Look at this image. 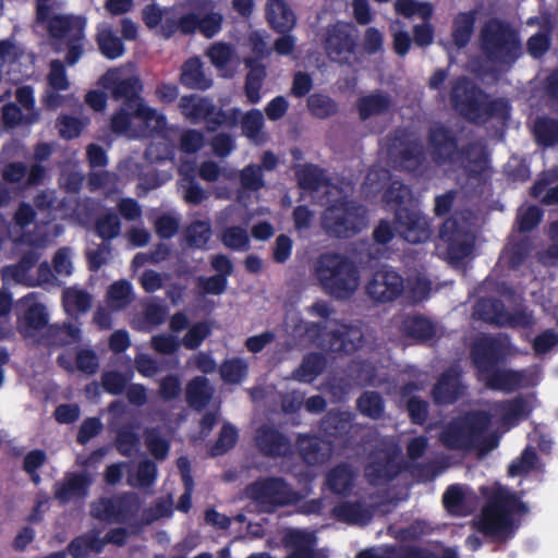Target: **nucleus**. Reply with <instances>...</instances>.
<instances>
[{
    "label": "nucleus",
    "mask_w": 558,
    "mask_h": 558,
    "mask_svg": "<svg viewBox=\"0 0 558 558\" xmlns=\"http://www.w3.org/2000/svg\"><path fill=\"white\" fill-rule=\"evenodd\" d=\"M100 84L111 92L114 99H123L120 109L111 118L112 131L129 137L156 133V142L151 143L146 150L147 159L159 161L171 158L173 147L166 134V119L138 96L141 84L132 66L109 70L100 78Z\"/></svg>",
    "instance_id": "nucleus-1"
},
{
    "label": "nucleus",
    "mask_w": 558,
    "mask_h": 558,
    "mask_svg": "<svg viewBox=\"0 0 558 558\" xmlns=\"http://www.w3.org/2000/svg\"><path fill=\"white\" fill-rule=\"evenodd\" d=\"M485 497L478 530L486 536L498 541L512 538L520 526V518L530 512L523 501L524 492H513L509 487L496 484L481 488Z\"/></svg>",
    "instance_id": "nucleus-2"
},
{
    "label": "nucleus",
    "mask_w": 558,
    "mask_h": 558,
    "mask_svg": "<svg viewBox=\"0 0 558 558\" xmlns=\"http://www.w3.org/2000/svg\"><path fill=\"white\" fill-rule=\"evenodd\" d=\"M492 414L484 410H470L453 417L441 430L439 440L448 450L486 454L498 445L494 435H488Z\"/></svg>",
    "instance_id": "nucleus-3"
},
{
    "label": "nucleus",
    "mask_w": 558,
    "mask_h": 558,
    "mask_svg": "<svg viewBox=\"0 0 558 558\" xmlns=\"http://www.w3.org/2000/svg\"><path fill=\"white\" fill-rule=\"evenodd\" d=\"M48 1L38 0L37 21L48 24L52 47L58 52L66 50L65 61L73 65L83 53L86 20L82 16L57 14Z\"/></svg>",
    "instance_id": "nucleus-4"
},
{
    "label": "nucleus",
    "mask_w": 558,
    "mask_h": 558,
    "mask_svg": "<svg viewBox=\"0 0 558 558\" xmlns=\"http://www.w3.org/2000/svg\"><path fill=\"white\" fill-rule=\"evenodd\" d=\"M314 272L324 292L336 300H349L360 284V269L356 263L341 253L320 254L315 263Z\"/></svg>",
    "instance_id": "nucleus-5"
},
{
    "label": "nucleus",
    "mask_w": 558,
    "mask_h": 558,
    "mask_svg": "<svg viewBox=\"0 0 558 558\" xmlns=\"http://www.w3.org/2000/svg\"><path fill=\"white\" fill-rule=\"evenodd\" d=\"M480 44L488 61L509 66L515 63L522 49L518 32L508 22L497 17L486 21L482 26Z\"/></svg>",
    "instance_id": "nucleus-6"
},
{
    "label": "nucleus",
    "mask_w": 558,
    "mask_h": 558,
    "mask_svg": "<svg viewBox=\"0 0 558 558\" xmlns=\"http://www.w3.org/2000/svg\"><path fill=\"white\" fill-rule=\"evenodd\" d=\"M365 208L352 199H337L322 214L324 231L336 239H350L365 227Z\"/></svg>",
    "instance_id": "nucleus-7"
},
{
    "label": "nucleus",
    "mask_w": 558,
    "mask_h": 558,
    "mask_svg": "<svg viewBox=\"0 0 558 558\" xmlns=\"http://www.w3.org/2000/svg\"><path fill=\"white\" fill-rule=\"evenodd\" d=\"M246 495L268 513L286 506L295 505L302 499V495L280 476L262 477L246 485Z\"/></svg>",
    "instance_id": "nucleus-8"
},
{
    "label": "nucleus",
    "mask_w": 558,
    "mask_h": 558,
    "mask_svg": "<svg viewBox=\"0 0 558 558\" xmlns=\"http://www.w3.org/2000/svg\"><path fill=\"white\" fill-rule=\"evenodd\" d=\"M320 45L331 62L349 64L359 47V31L352 22L338 20L323 28Z\"/></svg>",
    "instance_id": "nucleus-9"
},
{
    "label": "nucleus",
    "mask_w": 558,
    "mask_h": 558,
    "mask_svg": "<svg viewBox=\"0 0 558 558\" xmlns=\"http://www.w3.org/2000/svg\"><path fill=\"white\" fill-rule=\"evenodd\" d=\"M439 239L446 244L448 258L452 262H461L473 253L475 238L469 222L460 219L457 213L444 221Z\"/></svg>",
    "instance_id": "nucleus-10"
},
{
    "label": "nucleus",
    "mask_w": 558,
    "mask_h": 558,
    "mask_svg": "<svg viewBox=\"0 0 558 558\" xmlns=\"http://www.w3.org/2000/svg\"><path fill=\"white\" fill-rule=\"evenodd\" d=\"M404 289L402 275L388 265L375 270L365 286L367 296L379 304L396 301L404 293Z\"/></svg>",
    "instance_id": "nucleus-11"
},
{
    "label": "nucleus",
    "mask_w": 558,
    "mask_h": 558,
    "mask_svg": "<svg viewBox=\"0 0 558 558\" xmlns=\"http://www.w3.org/2000/svg\"><path fill=\"white\" fill-rule=\"evenodd\" d=\"M507 354V344L492 335L478 337L470 348L472 364L481 376L499 367L506 361Z\"/></svg>",
    "instance_id": "nucleus-12"
},
{
    "label": "nucleus",
    "mask_w": 558,
    "mask_h": 558,
    "mask_svg": "<svg viewBox=\"0 0 558 558\" xmlns=\"http://www.w3.org/2000/svg\"><path fill=\"white\" fill-rule=\"evenodd\" d=\"M482 98H488V95L468 76H459L452 82L451 105L466 120L478 122Z\"/></svg>",
    "instance_id": "nucleus-13"
},
{
    "label": "nucleus",
    "mask_w": 558,
    "mask_h": 558,
    "mask_svg": "<svg viewBox=\"0 0 558 558\" xmlns=\"http://www.w3.org/2000/svg\"><path fill=\"white\" fill-rule=\"evenodd\" d=\"M354 418L349 411L330 409L320 420L319 430L331 446L349 448L353 444Z\"/></svg>",
    "instance_id": "nucleus-14"
},
{
    "label": "nucleus",
    "mask_w": 558,
    "mask_h": 558,
    "mask_svg": "<svg viewBox=\"0 0 558 558\" xmlns=\"http://www.w3.org/2000/svg\"><path fill=\"white\" fill-rule=\"evenodd\" d=\"M395 225L400 238L411 244L425 243L432 236L429 220L418 209L398 208L395 213Z\"/></svg>",
    "instance_id": "nucleus-15"
},
{
    "label": "nucleus",
    "mask_w": 558,
    "mask_h": 558,
    "mask_svg": "<svg viewBox=\"0 0 558 558\" xmlns=\"http://www.w3.org/2000/svg\"><path fill=\"white\" fill-rule=\"evenodd\" d=\"M34 215V210L29 205L22 204L14 216V226L12 230H10V234L15 242L27 244L34 248H43L47 246L53 238L58 236L62 232V229L59 226H54L52 228L53 234L50 235L46 230V226L37 225L34 233L20 234L16 229L23 230L28 226L33 221Z\"/></svg>",
    "instance_id": "nucleus-16"
},
{
    "label": "nucleus",
    "mask_w": 558,
    "mask_h": 558,
    "mask_svg": "<svg viewBox=\"0 0 558 558\" xmlns=\"http://www.w3.org/2000/svg\"><path fill=\"white\" fill-rule=\"evenodd\" d=\"M427 144L430 156L437 165H457L460 148L458 138L451 129L441 124L429 128Z\"/></svg>",
    "instance_id": "nucleus-17"
},
{
    "label": "nucleus",
    "mask_w": 558,
    "mask_h": 558,
    "mask_svg": "<svg viewBox=\"0 0 558 558\" xmlns=\"http://www.w3.org/2000/svg\"><path fill=\"white\" fill-rule=\"evenodd\" d=\"M16 328L25 338H33L48 324L46 307L37 301L34 293H29L17 302Z\"/></svg>",
    "instance_id": "nucleus-18"
},
{
    "label": "nucleus",
    "mask_w": 558,
    "mask_h": 558,
    "mask_svg": "<svg viewBox=\"0 0 558 558\" xmlns=\"http://www.w3.org/2000/svg\"><path fill=\"white\" fill-rule=\"evenodd\" d=\"M402 470L395 453L386 449H376L368 454L364 473L371 485L378 486L393 481Z\"/></svg>",
    "instance_id": "nucleus-19"
},
{
    "label": "nucleus",
    "mask_w": 558,
    "mask_h": 558,
    "mask_svg": "<svg viewBox=\"0 0 558 558\" xmlns=\"http://www.w3.org/2000/svg\"><path fill=\"white\" fill-rule=\"evenodd\" d=\"M389 155L396 169L411 173L418 171L425 161L423 145L417 140L393 137Z\"/></svg>",
    "instance_id": "nucleus-20"
},
{
    "label": "nucleus",
    "mask_w": 558,
    "mask_h": 558,
    "mask_svg": "<svg viewBox=\"0 0 558 558\" xmlns=\"http://www.w3.org/2000/svg\"><path fill=\"white\" fill-rule=\"evenodd\" d=\"M255 444L259 452L267 458H286L293 452L290 438L269 424H263L256 429Z\"/></svg>",
    "instance_id": "nucleus-21"
},
{
    "label": "nucleus",
    "mask_w": 558,
    "mask_h": 558,
    "mask_svg": "<svg viewBox=\"0 0 558 558\" xmlns=\"http://www.w3.org/2000/svg\"><path fill=\"white\" fill-rule=\"evenodd\" d=\"M138 509L137 499L130 495L112 499H100L92 504L90 514L106 522L126 521Z\"/></svg>",
    "instance_id": "nucleus-22"
},
{
    "label": "nucleus",
    "mask_w": 558,
    "mask_h": 558,
    "mask_svg": "<svg viewBox=\"0 0 558 558\" xmlns=\"http://www.w3.org/2000/svg\"><path fill=\"white\" fill-rule=\"evenodd\" d=\"M327 337L328 350L337 354L351 355L364 343L362 329L351 324H340Z\"/></svg>",
    "instance_id": "nucleus-23"
},
{
    "label": "nucleus",
    "mask_w": 558,
    "mask_h": 558,
    "mask_svg": "<svg viewBox=\"0 0 558 558\" xmlns=\"http://www.w3.org/2000/svg\"><path fill=\"white\" fill-rule=\"evenodd\" d=\"M90 483L86 473H69L56 483L54 498L63 505L81 502L87 497Z\"/></svg>",
    "instance_id": "nucleus-24"
},
{
    "label": "nucleus",
    "mask_w": 558,
    "mask_h": 558,
    "mask_svg": "<svg viewBox=\"0 0 558 558\" xmlns=\"http://www.w3.org/2000/svg\"><path fill=\"white\" fill-rule=\"evenodd\" d=\"M295 447L302 461L316 466L327 462L331 456L332 446L317 435L300 434Z\"/></svg>",
    "instance_id": "nucleus-25"
},
{
    "label": "nucleus",
    "mask_w": 558,
    "mask_h": 558,
    "mask_svg": "<svg viewBox=\"0 0 558 558\" xmlns=\"http://www.w3.org/2000/svg\"><path fill=\"white\" fill-rule=\"evenodd\" d=\"M488 153L480 143L471 142L460 147L457 165H460L471 179H480L488 168Z\"/></svg>",
    "instance_id": "nucleus-26"
},
{
    "label": "nucleus",
    "mask_w": 558,
    "mask_h": 558,
    "mask_svg": "<svg viewBox=\"0 0 558 558\" xmlns=\"http://www.w3.org/2000/svg\"><path fill=\"white\" fill-rule=\"evenodd\" d=\"M182 114L193 123L206 121L208 123H221V113L213 106V104L202 97L185 96L179 104Z\"/></svg>",
    "instance_id": "nucleus-27"
},
{
    "label": "nucleus",
    "mask_w": 558,
    "mask_h": 558,
    "mask_svg": "<svg viewBox=\"0 0 558 558\" xmlns=\"http://www.w3.org/2000/svg\"><path fill=\"white\" fill-rule=\"evenodd\" d=\"M47 81L49 89L46 92L44 101L49 108L56 109L65 100V97L58 95V92L66 90L70 87V81L61 61H51Z\"/></svg>",
    "instance_id": "nucleus-28"
},
{
    "label": "nucleus",
    "mask_w": 558,
    "mask_h": 558,
    "mask_svg": "<svg viewBox=\"0 0 558 558\" xmlns=\"http://www.w3.org/2000/svg\"><path fill=\"white\" fill-rule=\"evenodd\" d=\"M462 395V385L459 375L452 371H445L432 389L433 400L438 405L456 403Z\"/></svg>",
    "instance_id": "nucleus-29"
},
{
    "label": "nucleus",
    "mask_w": 558,
    "mask_h": 558,
    "mask_svg": "<svg viewBox=\"0 0 558 558\" xmlns=\"http://www.w3.org/2000/svg\"><path fill=\"white\" fill-rule=\"evenodd\" d=\"M266 20L276 33H290L296 19L284 0H268L266 4Z\"/></svg>",
    "instance_id": "nucleus-30"
},
{
    "label": "nucleus",
    "mask_w": 558,
    "mask_h": 558,
    "mask_svg": "<svg viewBox=\"0 0 558 558\" xmlns=\"http://www.w3.org/2000/svg\"><path fill=\"white\" fill-rule=\"evenodd\" d=\"M391 107V96L380 90L361 96L356 100V110L361 121L386 114L390 111Z\"/></svg>",
    "instance_id": "nucleus-31"
},
{
    "label": "nucleus",
    "mask_w": 558,
    "mask_h": 558,
    "mask_svg": "<svg viewBox=\"0 0 558 558\" xmlns=\"http://www.w3.org/2000/svg\"><path fill=\"white\" fill-rule=\"evenodd\" d=\"M400 331L404 337L421 343L436 336L435 324L421 314L405 316L401 322Z\"/></svg>",
    "instance_id": "nucleus-32"
},
{
    "label": "nucleus",
    "mask_w": 558,
    "mask_h": 558,
    "mask_svg": "<svg viewBox=\"0 0 558 558\" xmlns=\"http://www.w3.org/2000/svg\"><path fill=\"white\" fill-rule=\"evenodd\" d=\"M331 514L338 521L348 524H367L373 518L372 510L359 500H348L336 505L331 510Z\"/></svg>",
    "instance_id": "nucleus-33"
},
{
    "label": "nucleus",
    "mask_w": 558,
    "mask_h": 558,
    "mask_svg": "<svg viewBox=\"0 0 558 558\" xmlns=\"http://www.w3.org/2000/svg\"><path fill=\"white\" fill-rule=\"evenodd\" d=\"M485 385L492 390L511 392L522 386L524 376L519 371L496 367L485 376Z\"/></svg>",
    "instance_id": "nucleus-34"
},
{
    "label": "nucleus",
    "mask_w": 558,
    "mask_h": 558,
    "mask_svg": "<svg viewBox=\"0 0 558 558\" xmlns=\"http://www.w3.org/2000/svg\"><path fill=\"white\" fill-rule=\"evenodd\" d=\"M195 161L184 160L179 167V173L182 177L180 190L184 199L190 204H199L206 198L205 191L194 182Z\"/></svg>",
    "instance_id": "nucleus-35"
},
{
    "label": "nucleus",
    "mask_w": 558,
    "mask_h": 558,
    "mask_svg": "<svg viewBox=\"0 0 558 558\" xmlns=\"http://www.w3.org/2000/svg\"><path fill=\"white\" fill-rule=\"evenodd\" d=\"M354 482V472L350 464L341 462L330 469L326 475L328 488L336 495H348Z\"/></svg>",
    "instance_id": "nucleus-36"
},
{
    "label": "nucleus",
    "mask_w": 558,
    "mask_h": 558,
    "mask_svg": "<svg viewBox=\"0 0 558 558\" xmlns=\"http://www.w3.org/2000/svg\"><path fill=\"white\" fill-rule=\"evenodd\" d=\"M252 57H246V100L257 104L260 100V89L266 77V66Z\"/></svg>",
    "instance_id": "nucleus-37"
},
{
    "label": "nucleus",
    "mask_w": 558,
    "mask_h": 558,
    "mask_svg": "<svg viewBox=\"0 0 558 558\" xmlns=\"http://www.w3.org/2000/svg\"><path fill=\"white\" fill-rule=\"evenodd\" d=\"M477 11L470 10L460 12L452 22L451 37L453 44L459 48H464L471 40L476 22Z\"/></svg>",
    "instance_id": "nucleus-38"
},
{
    "label": "nucleus",
    "mask_w": 558,
    "mask_h": 558,
    "mask_svg": "<svg viewBox=\"0 0 558 558\" xmlns=\"http://www.w3.org/2000/svg\"><path fill=\"white\" fill-rule=\"evenodd\" d=\"M475 315L478 319L504 327V317L506 313V306L504 302L496 298H482L474 306Z\"/></svg>",
    "instance_id": "nucleus-39"
},
{
    "label": "nucleus",
    "mask_w": 558,
    "mask_h": 558,
    "mask_svg": "<svg viewBox=\"0 0 558 558\" xmlns=\"http://www.w3.org/2000/svg\"><path fill=\"white\" fill-rule=\"evenodd\" d=\"M97 43L99 50L108 59H117L124 53V47L121 39L114 34L112 27L107 23L98 25Z\"/></svg>",
    "instance_id": "nucleus-40"
},
{
    "label": "nucleus",
    "mask_w": 558,
    "mask_h": 558,
    "mask_svg": "<svg viewBox=\"0 0 558 558\" xmlns=\"http://www.w3.org/2000/svg\"><path fill=\"white\" fill-rule=\"evenodd\" d=\"M298 185L308 192H316L328 183L325 170L314 163H305L295 171Z\"/></svg>",
    "instance_id": "nucleus-41"
},
{
    "label": "nucleus",
    "mask_w": 558,
    "mask_h": 558,
    "mask_svg": "<svg viewBox=\"0 0 558 558\" xmlns=\"http://www.w3.org/2000/svg\"><path fill=\"white\" fill-rule=\"evenodd\" d=\"M58 363L61 367L69 372L78 369L85 374H95L99 367V362L96 354L90 350H81L76 353V361L73 363L72 359L63 353L58 357Z\"/></svg>",
    "instance_id": "nucleus-42"
},
{
    "label": "nucleus",
    "mask_w": 558,
    "mask_h": 558,
    "mask_svg": "<svg viewBox=\"0 0 558 558\" xmlns=\"http://www.w3.org/2000/svg\"><path fill=\"white\" fill-rule=\"evenodd\" d=\"M536 143L543 147H554L558 144V119L543 116L538 117L533 125Z\"/></svg>",
    "instance_id": "nucleus-43"
},
{
    "label": "nucleus",
    "mask_w": 558,
    "mask_h": 558,
    "mask_svg": "<svg viewBox=\"0 0 558 558\" xmlns=\"http://www.w3.org/2000/svg\"><path fill=\"white\" fill-rule=\"evenodd\" d=\"M99 532L90 531L73 539L68 549L74 558H84L93 553H100L105 542L100 538Z\"/></svg>",
    "instance_id": "nucleus-44"
},
{
    "label": "nucleus",
    "mask_w": 558,
    "mask_h": 558,
    "mask_svg": "<svg viewBox=\"0 0 558 558\" xmlns=\"http://www.w3.org/2000/svg\"><path fill=\"white\" fill-rule=\"evenodd\" d=\"M357 411L372 420H379L385 414V400L378 391L367 390L356 400Z\"/></svg>",
    "instance_id": "nucleus-45"
},
{
    "label": "nucleus",
    "mask_w": 558,
    "mask_h": 558,
    "mask_svg": "<svg viewBox=\"0 0 558 558\" xmlns=\"http://www.w3.org/2000/svg\"><path fill=\"white\" fill-rule=\"evenodd\" d=\"M308 112L319 120H326L336 116L339 111L338 102L330 96L314 93L306 100Z\"/></svg>",
    "instance_id": "nucleus-46"
},
{
    "label": "nucleus",
    "mask_w": 558,
    "mask_h": 558,
    "mask_svg": "<svg viewBox=\"0 0 558 558\" xmlns=\"http://www.w3.org/2000/svg\"><path fill=\"white\" fill-rule=\"evenodd\" d=\"M207 54L213 64L222 72V75H231L236 63V57L231 46L221 43L214 44L208 49Z\"/></svg>",
    "instance_id": "nucleus-47"
},
{
    "label": "nucleus",
    "mask_w": 558,
    "mask_h": 558,
    "mask_svg": "<svg viewBox=\"0 0 558 558\" xmlns=\"http://www.w3.org/2000/svg\"><path fill=\"white\" fill-rule=\"evenodd\" d=\"M62 303L70 315L86 313L92 305L90 295L77 287L66 288L62 293Z\"/></svg>",
    "instance_id": "nucleus-48"
},
{
    "label": "nucleus",
    "mask_w": 558,
    "mask_h": 558,
    "mask_svg": "<svg viewBox=\"0 0 558 558\" xmlns=\"http://www.w3.org/2000/svg\"><path fill=\"white\" fill-rule=\"evenodd\" d=\"M181 82L190 88L206 89L211 85L202 69V63L198 59L193 58L187 60L182 69Z\"/></svg>",
    "instance_id": "nucleus-49"
},
{
    "label": "nucleus",
    "mask_w": 558,
    "mask_h": 558,
    "mask_svg": "<svg viewBox=\"0 0 558 558\" xmlns=\"http://www.w3.org/2000/svg\"><path fill=\"white\" fill-rule=\"evenodd\" d=\"M143 19L149 28H159L166 37L174 33V24H171L172 11H161L155 5H148L143 11Z\"/></svg>",
    "instance_id": "nucleus-50"
},
{
    "label": "nucleus",
    "mask_w": 558,
    "mask_h": 558,
    "mask_svg": "<svg viewBox=\"0 0 558 558\" xmlns=\"http://www.w3.org/2000/svg\"><path fill=\"white\" fill-rule=\"evenodd\" d=\"M326 363V357L322 353H308L303 357L294 375L302 381H312L325 371Z\"/></svg>",
    "instance_id": "nucleus-51"
},
{
    "label": "nucleus",
    "mask_w": 558,
    "mask_h": 558,
    "mask_svg": "<svg viewBox=\"0 0 558 558\" xmlns=\"http://www.w3.org/2000/svg\"><path fill=\"white\" fill-rule=\"evenodd\" d=\"M199 177L209 182H229L234 184L238 177L243 179V172L235 171L228 167H219L217 163L206 161L199 168Z\"/></svg>",
    "instance_id": "nucleus-52"
},
{
    "label": "nucleus",
    "mask_w": 558,
    "mask_h": 558,
    "mask_svg": "<svg viewBox=\"0 0 558 558\" xmlns=\"http://www.w3.org/2000/svg\"><path fill=\"white\" fill-rule=\"evenodd\" d=\"M395 11L405 19L418 15L423 21L430 20L434 13V7L427 1L417 0H396Z\"/></svg>",
    "instance_id": "nucleus-53"
},
{
    "label": "nucleus",
    "mask_w": 558,
    "mask_h": 558,
    "mask_svg": "<svg viewBox=\"0 0 558 558\" xmlns=\"http://www.w3.org/2000/svg\"><path fill=\"white\" fill-rule=\"evenodd\" d=\"M133 301L130 282L120 280L112 283L107 291V304L113 311L126 307Z\"/></svg>",
    "instance_id": "nucleus-54"
},
{
    "label": "nucleus",
    "mask_w": 558,
    "mask_h": 558,
    "mask_svg": "<svg viewBox=\"0 0 558 558\" xmlns=\"http://www.w3.org/2000/svg\"><path fill=\"white\" fill-rule=\"evenodd\" d=\"M39 255L35 252L23 256L19 265L8 266L2 269V279L4 282L15 281L33 284L26 276L27 270L37 262Z\"/></svg>",
    "instance_id": "nucleus-55"
},
{
    "label": "nucleus",
    "mask_w": 558,
    "mask_h": 558,
    "mask_svg": "<svg viewBox=\"0 0 558 558\" xmlns=\"http://www.w3.org/2000/svg\"><path fill=\"white\" fill-rule=\"evenodd\" d=\"M532 250V244L529 238L520 239L510 243L505 251V260L510 269H518L524 264Z\"/></svg>",
    "instance_id": "nucleus-56"
},
{
    "label": "nucleus",
    "mask_w": 558,
    "mask_h": 558,
    "mask_svg": "<svg viewBox=\"0 0 558 558\" xmlns=\"http://www.w3.org/2000/svg\"><path fill=\"white\" fill-rule=\"evenodd\" d=\"M211 395L213 389L208 385V380L204 377H196L187 386V401L192 407L196 409H202L205 407L210 400Z\"/></svg>",
    "instance_id": "nucleus-57"
},
{
    "label": "nucleus",
    "mask_w": 558,
    "mask_h": 558,
    "mask_svg": "<svg viewBox=\"0 0 558 558\" xmlns=\"http://www.w3.org/2000/svg\"><path fill=\"white\" fill-rule=\"evenodd\" d=\"M538 457L534 448L526 447L520 457L514 459L508 466L510 476L529 474L536 469Z\"/></svg>",
    "instance_id": "nucleus-58"
},
{
    "label": "nucleus",
    "mask_w": 558,
    "mask_h": 558,
    "mask_svg": "<svg viewBox=\"0 0 558 558\" xmlns=\"http://www.w3.org/2000/svg\"><path fill=\"white\" fill-rule=\"evenodd\" d=\"M509 116V105L502 98L488 100L482 98L480 104L478 122H486L492 118H507Z\"/></svg>",
    "instance_id": "nucleus-59"
},
{
    "label": "nucleus",
    "mask_w": 558,
    "mask_h": 558,
    "mask_svg": "<svg viewBox=\"0 0 558 558\" xmlns=\"http://www.w3.org/2000/svg\"><path fill=\"white\" fill-rule=\"evenodd\" d=\"M2 119L5 125L15 126L22 122L32 124L38 121L37 111L22 112V109L14 104H7L2 108Z\"/></svg>",
    "instance_id": "nucleus-60"
},
{
    "label": "nucleus",
    "mask_w": 558,
    "mask_h": 558,
    "mask_svg": "<svg viewBox=\"0 0 558 558\" xmlns=\"http://www.w3.org/2000/svg\"><path fill=\"white\" fill-rule=\"evenodd\" d=\"M411 190L401 182H392L390 186L384 193V199L388 205L395 207V211L398 208L407 207L405 203L411 199Z\"/></svg>",
    "instance_id": "nucleus-61"
},
{
    "label": "nucleus",
    "mask_w": 558,
    "mask_h": 558,
    "mask_svg": "<svg viewBox=\"0 0 558 558\" xmlns=\"http://www.w3.org/2000/svg\"><path fill=\"white\" fill-rule=\"evenodd\" d=\"M497 409L505 422L514 421L525 415L526 401L523 397L518 396L513 399L501 401Z\"/></svg>",
    "instance_id": "nucleus-62"
},
{
    "label": "nucleus",
    "mask_w": 558,
    "mask_h": 558,
    "mask_svg": "<svg viewBox=\"0 0 558 558\" xmlns=\"http://www.w3.org/2000/svg\"><path fill=\"white\" fill-rule=\"evenodd\" d=\"M49 332L53 338L52 343L59 345L73 344L81 339V330L74 324L64 325L62 327L52 326L49 328Z\"/></svg>",
    "instance_id": "nucleus-63"
},
{
    "label": "nucleus",
    "mask_w": 558,
    "mask_h": 558,
    "mask_svg": "<svg viewBox=\"0 0 558 558\" xmlns=\"http://www.w3.org/2000/svg\"><path fill=\"white\" fill-rule=\"evenodd\" d=\"M409 418L413 424L423 425L426 423L429 414V404L420 397H410L405 404Z\"/></svg>",
    "instance_id": "nucleus-64"
}]
</instances>
